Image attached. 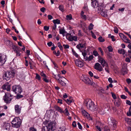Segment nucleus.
<instances>
[{
  "mask_svg": "<svg viewBox=\"0 0 131 131\" xmlns=\"http://www.w3.org/2000/svg\"><path fill=\"white\" fill-rule=\"evenodd\" d=\"M59 32L61 34L63 33H67V32L65 31L64 28L62 29H59Z\"/></svg>",
  "mask_w": 131,
  "mask_h": 131,
  "instance_id": "7c9ffc66",
  "label": "nucleus"
},
{
  "mask_svg": "<svg viewBox=\"0 0 131 131\" xmlns=\"http://www.w3.org/2000/svg\"><path fill=\"white\" fill-rule=\"evenodd\" d=\"M53 22L54 23V24H59L60 23V21L58 19H57L56 20H54L53 21Z\"/></svg>",
  "mask_w": 131,
  "mask_h": 131,
  "instance_id": "bb28decb",
  "label": "nucleus"
},
{
  "mask_svg": "<svg viewBox=\"0 0 131 131\" xmlns=\"http://www.w3.org/2000/svg\"><path fill=\"white\" fill-rule=\"evenodd\" d=\"M91 35H92V37L93 38H94V39H96V37L95 36V35L94 34L93 32L92 31H91Z\"/></svg>",
  "mask_w": 131,
  "mask_h": 131,
  "instance_id": "13d9d810",
  "label": "nucleus"
},
{
  "mask_svg": "<svg viewBox=\"0 0 131 131\" xmlns=\"http://www.w3.org/2000/svg\"><path fill=\"white\" fill-rule=\"evenodd\" d=\"M75 63L77 66L80 68L84 66L83 62L79 59L75 60Z\"/></svg>",
  "mask_w": 131,
  "mask_h": 131,
  "instance_id": "f8f14e48",
  "label": "nucleus"
},
{
  "mask_svg": "<svg viewBox=\"0 0 131 131\" xmlns=\"http://www.w3.org/2000/svg\"><path fill=\"white\" fill-rule=\"evenodd\" d=\"M15 109L16 114H19L20 113L21 109L20 108V106L19 105H15Z\"/></svg>",
  "mask_w": 131,
  "mask_h": 131,
  "instance_id": "ddd939ff",
  "label": "nucleus"
},
{
  "mask_svg": "<svg viewBox=\"0 0 131 131\" xmlns=\"http://www.w3.org/2000/svg\"><path fill=\"white\" fill-rule=\"evenodd\" d=\"M7 57L6 55H3V57H2L0 59V66L3 65L5 64L7 60Z\"/></svg>",
  "mask_w": 131,
  "mask_h": 131,
  "instance_id": "6e6552de",
  "label": "nucleus"
},
{
  "mask_svg": "<svg viewBox=\"0 0 131 131\" xmlns=\"http://www.w3.org/2000/svg\"><path fill=\"white\" fill-rule=\"evenodd\" d=\"M56 108L57 110L60 112V113H62L63 112V110L59 106H56Z\"/></svg>",
  "mask_w": 131,
  "mask_h": 131,
  "instance_id": "393cba45",
  "label": "nucleus"
},
{
  "mask_svg": "<svg viewBox=\"0 0 131 131\" xmlns=\"http://www.w3.org/2000/svg\"><path fill=\"white\" fill-rule=\"evenodd\" d=\"M99 112L101 114H104L105 113V112L104 111V110L102 108L99 109Z\"/></svg>",
  "mask_w": 131,
  "mask_h": 131,
  "instance_id": "c85d7f7f",
  "label": "nucleus"
},
{
  "mask_svg": "<svg viewBox=\"0 0 131 131\" xmlns=\"http://www.w3.org/2000/svg\"><path fill=\"white\" fill-rule=\"evenodd\" d=\"M101 14L104 17L107 16V15L106 13L104 12L103 11H102L101 12Z\"/></svg>",
  "mask_w": 131,
  "mask_h": 131,
  "instance_id": "a18cd8bd",
  "label": "nucleus"
},
{
  "mask_svg": "<svg viewBox=\"0 0 131 131\" xmlns=\"http://www.w3.org/2000/svg\"><path fill=\"white\" fill-rule=\"evenodd\" d=\"M114 103L115 105L118 107L121 104V101L120 99H118L117 100L115 101L114 102Z\"/></svg>",
  "mask_w": 131,
  "mask_h": 131,
  "instance_id": "a211bd4d",
  "label": "nucleus"
},
{
  "mask_svg": "<svg viewBox=\"0 0 131 131\" xmlns=\"http://www.w3.org/2000/svg\"><path fill=\"white\" fill-rule=\"evenodd\" d=\"M63 111V113H64L65 115L67 116H68L70 115L69 113L68 112L67 108H66Z\"/></svg>",
  "mask_w": 131,
  "mask_h": 131,
  "instance_id": "a878e982",
  "label": "nucleus"
},
{
  "mask_svg": "<svg viewBox=\"0 0 131 131\" xmlns=\"http://www.w3.org/2000/svg\"><path fill=\"white\" fill-rule=\"evenodd\" d=\"M108 122L110 124L112 125L114 127H116V121L112 117H109L108 118Z\"/></svg>",
  "mask_w": 131,
  "mask_h": 131,
  "instance_id": "0eeeda50",
  "label": "nucleus"
},
{
  "mask_svg": "<svg viewBox=\"0 0 131 131\" xmlns=\"http://www.w3.org/2000/svg\"><path fill=\"white\" fill-rule=\"evenodd\" d=\"M126 81L128 84H129L131 83V80L129 79H126Z\"/></svg>",
  "mask_w": 131,
  "mask_h": 131,
  "instance_id": "774afa93",
  "label": "nucleus"
},
{
  "mask_svg": "<svg viewBox=\"0 0 131 131\" xmlns=\"http://www.w3.org/2000/svg\"><path fill=\"white\" fill-rule=\"evenodd\" d=\"M47 128L50 130V129L52 130V124L51 123H48L47 125H45Z\"/></svg>",
  "mask_w": 131,
  "mask_h": 131,
  "instance_id": "412c9836",
  "label": "nucleus"
},
{
  "mask_svg": "<svg viewBox=\"0 0 131 131\" xmlns=\"http://www.w3.org/2000/svg\"><path fill=\"white\" fill-rule=\"evenodd\" d=\"M125 42L129 44L131 43V41L128 39V38L124 40V41Z\"/></svg>",
  "mask_w": 131,
  "mask_h": 131,
  "instance_id": "ea45409f",
  "label": "nucleus"
},
{
  "mask_svg": "<svg viewBox=\"0 0 131 131\" xmlns=\"http://www.w3.org/2000/svg\"><path fill=\"white\" fill-rule=\"evenodd\" d=\"M126 103L129 105L131 106V102L129 100H127L126 101Z\"/></svg>",
  "mask_w": 131,
  "mask_h": 131,
  "instance_id": "e2e57ef3",
  "label": "nucleus"
},
{
  "mask_svg": "<svg viewBox=\"0 0 131 131\" xmlns=\"http://www.w3.org/2000/svg\"><path fill=\"white\" fill-rule=\"evenodd\" d=\"M105 71L108 73H110V71L109 70L108 66L107 67H106L105 68Z\"/></svg>",
  "mask_w": 131,
  "mask_h": 131,
  "instance_id": "603ef678",
  "label": "nucleus"
},
{
  "mask_svg": "<svg viewBox=\"0 0 131 131\" xmlns=\"http://www.w3.org/2000/svg\"><path fill=\"white\" fill-rule=\"evenodd\" d=\"M72 125L74 127H75L76 126V122L75 121H74L73 122L72 124Z\"/></svg>",
  "mask_w": 131,
  "mask_h": 131,
  "instance_id": "0e129e2a",
  "label": "nucleus"
},
{
  "mask_svg": "<svg viewBox=\"0 0 131 131\" xmlns=\"http://www.w3.org/2000/svg\"><path fill=\"white\" fill-rule=\"evenodd\" d=\"M53 52V53L57 56H59L60 54V51L59 50L57 51V52L56 51H54Z\"/></svg>",
  "mask_w": 131,
  "mask_h": 131,
  "instance_id": "72a5a7b5",
  "label": "nucleus"
},
{
  "mask_svg": "<svg viewBox=\"0 0 131 131\" xmlns=\"http://www.w3.org/2000/svg\"><path fill=\"white\" fill-rule=\"evenodd\" d=\"M127 115L128 116H131V111H129V112H128L127 113Z\"/></svg>",
  "mask_w": 131,
  "mask_h": 131,
  "instance_id": "338daca9",
  "label": "nucleus"
},
{
  "mask_svg": "<svg viewBox=\"0 0 131 131\" xmlns=\"http://www.w3.org/2000/svg\"><path fill=\"white\" fill-rule=\"evenodd\" d=\"M94 68L95 69L100 71H102L103 69L100 64L98 63L95 64Z\"/></svg>",
  "mask_w": 131,
  "mask_h": 131,
  "instance_id": "1a4fd4ad",
  "label": "nucleus"
},
{
  "mask_svg": "<svg viewBox=\"0 0 131 131\" xmlns=\"http://www.w3.org/2000/svg\"><path fill=\"white\" fill-rule=\"evenodd\" d=\"M52 43L51 41L47 43V44L49 47H51L52 45Z\"/></svg>",
  "mask_w": 131,
  "mask_h": 131,
  "instance_id": "69168bd1",
  "label": "nucleus"
},
{
  "mask_svg": "<svg viewBox=\"0 0 131 131\" xmlns=\"http://www.w3.org/2000/svg\"><path fill=\"white\" fill-rule=\"evenodd\" d=\"M36 76L35 78L36 79H37L38 80H41V77L40 75L38 73H36Z\"/></svg>",
  "mask_w": 131,
  "mask_h": 131,
  "instance_id": "473e14b6",
  "label": "nucleus"
},
{
  "mask_svg": "<svg viewBox=\"0 0 131 131\" xmlns=\"http://www.w3.org/2000/svg\"><path fill=\"white\" fill-rule=\"evenodd\" d=\"M97 92L100 95H101L102 93H104V90L102 88H100L99 90H97Z\"/></svg>",
  "mask_w": 131,
  "mask_h": 131,
  "instance_id": "6ab92c4d",
  "label": "nucleus"
},
{
  "mask_svg": "<svg viewBox=\"0 0 131 131\" xmlns=\"http://www.w3.org/2000/svg\"><path fill=\"white\" fill-rule=\"evenodd\" d=\"M83 81L86 84H91V81L88 77L86 76H84V79Z\"/></svg>",
  "mask_w": 131,
  "mask_h": 131,
  "instance_id": "9b49d317",
  "label": "nucleus"
},
{
  "mask_svg": "<svg viewBox=\"0 0 131 131\" xmlns=\"http://www.w3.org/2000/svg\"><path fill=\"white\" fill-rule=\"evenodd\" d=\"M82 54L84 58L86 60V56L87 55V53H86V51H85L82 52Z\"/></svg>",
  "mask_w": 131,
  "mask_h": 131,
  "instance_id": "cd10ccee",
  "label": "nucleus"
},
{
  "mask_svg": "<svg viewBox=\"0 0 131 131\" xmlns=\"http://www.w3.org/2000/svg\"><path fill=\"white\" fill-rule=\"evenodd\" d=\"M78 125V127L79 129L81 130L82 129V127L80 124L79 122H78L77 123Z\"/></svg>",
  "mask_w": 131,
  "mask_h": 131,
  "instance_id": "09e8293b",
  "label": "nucleus"
},
{
  "mask_svg": "<svg viewBox=\"0 0 131 131\" xmlns=\"http://www.w3.org/2000/svg\"><path fill=\"white\" fill-rule=\"evenodd\" d=\"M9 94H7L5 93L4 96V100L5 102L7 104L10 103L12 99V98L9 97Z\"/></svg>",
  "mask_w": 131,
  "mask_h": 131,
  "instance_id": "423d86ee",
  "label": "nucleus"
},
{
  "mask_svg": "<svg viewBox=\"0 0 131 131\" xmlns=\"http://www.w3.org/2000/svg\"><path fill=\"white\" fill-rule=\"evenodd\" d=\"M21 123V119L18 117L15 118L11 122L12 126L16 128L19 127Z\"/></svg>",
  "mask_w": 131,
  "mask_h": 131,
  "instance_id": "f03ea898",
  "label": "nucleus"
},
{
  "mask_svg": "<svg viewBox=\"0 0 131 131\" xmlns=\"http://www.w3.org/2000/svg\"><path fill=\"white\" fill-rule=\"evenodd\" d=\"M17 94V98L18 99H19L20 98H21L23 97V96L22 95H20V94Z\"/></svg>",
  "mask_w": 131,
  "mask_h": 131,
  "instance_id": "c03bdc74",
  "label": "nucleus"
},
{
  "mask_svg": "<svg viewBox=\"0 0 131 131\" xmlns=\"http://www.w3.org/2000/svg\"><path fill=\"white\" fill-rule=\"evenodd\" d=\"M64 48L65 49H68L69 48V46L68 45H64V44L63 45Z\"/></svg>",
  "mask_w": 131,
  "mask_h": 131,
  "instance_id": "8fccbe9b",
  "label": "nucleus"
},
{
  "mask_svg": "<svg viewBox=\"0 0 131 131\" xmlns=\"http://www.w3.org/2000/svg\"><path fill=\"white\" fill-rule=\"evenodd\" d=\"M93 58V56L92 55L88 57L87 56H86L85 61L87 60H88L89 61H91Z\"/></svg>",
  "mask_w": 131,
  "mask_h": 131,
  "instance_id": "5701e85b",
  "label": "nucleus"
},
{
  "mask_svg": "<svg viewBox=\"0 0 131 131\" xmlns=\"http://www.w3.org/2000/svg\"><path fill=\"white\" fill-rule=\"evenodd\" d=\"M72 51L73 52V54L76 57H77L78 56V54L73 50L72 49Z\"/></svg>",
  "mask_w": 131,
  "mask_h": 131,
  "instance_id": "49530a36",
  "label": "nucleus"
},
{
  "mask_svg": "<svg viewBox=\"0 0 131 131\" xmlns=\"http://www.w3.org/2000/svg\"><path fill=\"white\" fill-rule=\"evenodd\" d=\"M93 25L92 23H91L90 24L89 26V30H91L93 29Z\"/></svg>",
  "mask_w": 131,
  "mask_h": 131,
  "instance_id": "a19ab883",
  "label": "nucleus"
},
{
  "mask_svg": "<svg viewBox=\"0 0 131 131\" xmlns=\"http://www.w3.org/2000/svg\"><path fill=\"white\" fill-rule=\"evenodd\" d=\"M98 61L99 62L101 63V64L102 65L104 64V63L105 62H106L104 59L101 57L100 56H99L98 57Z\"/></svg>",
  "mask_w": 131,
  "mask_h": 131,
  "instance_id": "2eb2a0df",
  "label": "nucleus"
},
{
  "mask_svg": "<svg viewBox=\"0 0 131 131\" xmlns=\"http://www.w3.org/2000/svg\"><path fill=\"white\" fill-rule=\"evenodd\" d=\"M67 19L68 20H71L72 19V15L70 14L66 16Z\"/></svg>",
  "mask_w": 131,
  "mask_h": 131,
  "instance_id": "c756f323",
  "label": "nucleus"
},
{
  "mask_svg": "<svg viewBox=\"0 0 131 131\" xmlns=\"http://www.w3.org/2000/svg\"><path fill=\"white\" fill-rule=\"evenodd\" d=\"M125 61L126 62L129 63L130 62V60L129 58L127 57L125 58Z\"/></svg>",
  "mask_w": 131,
  "mask_h": 131,
  "instance_id": "bf43d9fd",
  "label": "nucleus"
},
{
  "mask_svg": "<svg viewBox=\"0 0 131 131\" xmlns=\"http://www.w3.org/2000/svg\"><path fill=\"white\" fill-rule=\"evenodd\" d=\"M97 7H98L97 9L99 11L101 12L103 11V7L102 6L100 5H99V6Z\"/></svg>",
  "mask_w": 131,
  "mask_h": 131,
  "instance_id": "2f4dec72",
  "label": "nucleus"
},
{
  "mask_svg": "<svg viewBox=\"0 0 131 131\" xmlns=\"http://www.w3.org/2000/svg\"><path fill=\"white\" fill-rule=\"evenodd\" d=\"M29 131H37L36 128L34 127H31L29 129Z\"/></svg>",
  "mask_w": 131,
  "mask_h": 131,
  "instance_id": "4c0bfd02",
  "label": "nucleus"
},
{
  "mask_svg": "<svg viewBox=\"0 0 131 131\" xmlns=\"http://www.w3.org/2000/svg\"><path fill=\"white\" fill-rule=\"evenodd\" d=\"M84 104L88 108L92 111L96 110V106L93 102L91 99H87L84 102Z\"/></svg>",
  "mask_w": 131,
  "mask_h": 131,
  "instance_id": "f257e3e1",
  "label": "nucleus"
},
{
  "mask_svg": "<svg viewBox=\"0 0 131 131\" xmlns=\"http://www.w3.org/2000/svg\"><path fill=\"white\" fill-rule=\"evenodd\" d=\"M121 98L123 99H126L127 97L124 95H122L121 96Z\"/></svg>",
  "mask_w": 131,
  "mask_h": 131,
  "instance_id": "4d7b16f0",
  "label": "nucleus"
},
{
  "mask_svg": "<svg viewBox=\"0 0 131 131\" xmlns=\"http://www.w3.org/2000/svg\"><path fill=\"white\" fill-rule=\"evenodd\" d=\"M13 48L14 51L16 52L17 51L16 46L14 45L13 46Z\"/></svg>",
  "mask_w": 131,
  "mask_h": 131,
  "instance_id": "3c124183",
  "label": "nucleus"
},
{
  "mask_svg": "<svg viewBox=\"0 0 131 131\" xmlns=\"http://www.w3.org/2000/svg\"><path fill=\"white\" fill-rule=\"evenodd\" d=\"M118 52L120 54H124L125 53V50L122 49H119L118 50Z\"/></svg>",
  "mask_w": 131,
  "mask_h": 131,
  "instance_id": "aec40b11",
  "label": "nucleus"
},
{
  "mask_svg": "<svg viewBox=\"0 0 131 131\" xmlns=\"http://www.w3.org/2000/svg\"><path fill=\"white\" fill-rule=\"evenodd\" d=\"M44 28L45 30L46 31H48L49 28V26H44Z\"/></svg>",
  "mask_w": 131,
  "mask_h": 131,
  "instance_id": "864d4df0",
  "label": "nucleus"
},
{
  "mask_svg": "<svg viewBox=\"0 0 131 131\" xmlns=\"http://www.w3.org/2000/svg\"><path fill=\"white\" fill-rule=\"evenodd\" d=\"M4 127L5 128V129L8 130L10 129V125L9 123H5L4 124Z\"/></svg>",
  "mask_w": 131,
  "mask_h": 131,
  "instance_id": "dca6fc26",
  "label": "nucleus"
},
{
  "mask_svg": "<svg viewBox=\"0 0 131 131\" xmlns=\"http://www.w3.org/2000/svg\"><path fill=\"white\" fill-rule=\"evenodd\" d=\"M107 48L109 52H112L113 51V49L112 48L111 46H108L107 47Z\"/></svg>",
  "mask_w": 131,
  "mask_h": 131,
  "instance_id": "c9c22d12",
  "label": "nucleus"
},
{
  "mask_svg": "<svg viewBox=\"0 0 131 131\" xmlns=\"http://www.w3.org/2000/svg\"><path fill=\"white\" fill-rule=\"evenodd\" d=\"M98 39L99 41L100 42H103L105 41L104 39L101 36Z\"/></svg>",
  "mask_w": 131,
  "mask_h": 131,
  "instance_id": "e433bc0d",
  "label": "nucleus"
},
{
  "mask_svg": "<svg viewBox=\"0 0 131 131\" xmlns=\"http://www.w3.org/2000/svg\"><path fill=\"white\" fill-rule=\"evenodd\" d=\"M58 47H59L60 49L61 50H62L63 47L62 46H61L60 43V42H58Z\"/></svg>",
  "mask_w": 131,
  "mask_h": 131,
  "instance_id": "37998d69",
  "label": "nucleus"
},
{
  "mask_svg": "<svg viewBox=\"0 0 131 131\" xmlns=\"http://www.w3.org/2000/svg\"><path fill=\"white\" fill-rule=\"evenodd\" d=\"M102 66L103 67H107L108 66L107 63L106 62L105 63H104V64H103V65H102Z\"/></svg>",
  "mask_w": 131,
  "mask_h": 131,
  "instance_id": "5fc2aeb1",
  "label": "nucleus"
},
{
  "mask_svg": "<svg viewBox=\"0 0 131 131\" xmlns=\"http://www.w3.org/2000/svg\"><path fill=\"white\" fill-rule=\"evenodd\" d=\"M72 99V97H71L69 99H68L67 100H64L67 104H69L72 102V100H71Z\"/></svg>",
  "mask_w": 131,
  "mask_h": 131,
  "instance_id": "4be33fe9",
  "label": "nucleus"
},
{
  "mask_svg": "<svg viewBox=\"0 0 131 131\" xmlns=\"http://www.w3.org/2000/svg\"><path fill=\"white\" fill-rule=\"evenodd\" d=\"M99 50H100V51L101 52V53L102 55H103V52L102 48L101 47H99Z\"/></svg>",
  "mask_w": 131,
  "mask_h": 131,
  "instance_id": "052dcab7",
  "label": "nucleus"
},
{
  "mask_svg": "<svg viewBox=\"0 0 131 131\" xmlns=\"http://www.w3.org/2000/svg\"><path fill=\"white\" fill-rule=\"evenodd\" d=\"M46 10V8L44 7H42L40 8V10L42 12L44 13L45 12Z\"/></svg>",
  "mask_w": 131,
  "mask_h": 131,
  "instance_id": "6e6d98bb",
  "label": "nucleus"
},
{
  "mask_svg": "<svg viewBox=\"0 0 131 131\" xmlns=\"http://www.w3.org/2000/svg\"><path fill=\"white\" fill-rule=\"evenodd\" d=\"M91 6L94 8H97L99 6V4L97 1L96 0H91Z\"/></svg>",
  "mask_w": 131,
  "mask_h": 131,
  "instance_id": "9d476101",
  "label": "nucleus"
},
{
  "mask_svg": "<svg viewBox=\"0 0 131 131\" xmlns=\"http://www.w3.org/2000/svg\"><path fill=\"white\" fill-rule=\"evenodd\" d=\"M60 82V83L63 85V86H65L66 85V83H65L64 82L62 81L61 80V82L60 81H59Z\"/></svg>",
  "mask_w": 131,
  "mask_h": 131,
  "instance_id": "680f3d73",
  "label": "nucleus"
},
{
  "mask_svg": "<svg viewBox=\"0 0 131 131\" xmlns=\"http://www.w3.org/2000/svg\"><path fill=\"white\" fill-rule=\"evenodd\" d=\"M93 54L95 56H100L99 55L98 53V52L95 51H94L93 52Z\"/></svg>",
  "mask_w": 131,
  "mask_h": 131,
  "instance_id": "58836bf2",
  "label": "nucleus"
},
{
  "mask_svg": "<svg viewBox=\"0 0 131 131\" xmlns=\"http://www.w3.org/2000/svg\"><path fill=\"white\" fill-rule=\"evenodd\" d=\"M122 73L123 75L127 73V69L126 66H123L122 69Z\"/></svg>",
  "mask_w": 131,
  "mask_h": 131,
  "instance_id": "4468645a",
  "label": "nucleus"
},
{
  "mask_svg": "<svg viewBox=\"0 0 131 131\" xmlns=\"http://www.w3.org/2000/svg\"><path fill=\"white\" fill-rule=\"evenodd\" d=\"M15 74V73L14 71H7L4 73L3 75L4 79L8 80L10 79V78L13 77Z\"/></svg>",
  "mask_w": 131,
  "mask_h": 131,
  "instance_id": "20e7f679",
  "label": "nucleus"
},
{
  "mask_svg": "<svg viewBox=\"0 0 131 131\" xmlns=\"http://www.w3.org/2000/svg\"><path fill=\"white\" fill-rule=\"evenodd\" d=\"M59 8L60 10L62 12H63L64 11V7L63 5H60L59 7Z\"/></svg>",
  "mask_w": 131,
  "mask_h": 131,
  "instance_id": "b1692460",
  "label": "nucleus"
},
{
  "mask_svg": "<svg viewBox=\"0 0 131 131\" xmlns=\"http://www.w3.org/2000/svg\"><path fill=\"white\" fill-rule=\"evenodd\" d=\"M8 87V85L6 84H4L3 86V89L4 90H6Z\"/></svg>",
  "mask_w": 131,
  "mask_h": 131,
  "instance_id": "de8ad7c7",
  "label": "nucleus"
},
{
  "mask_svg": "<svg viewBox=\"0 0 131 131\" xmlns=\"http://www.w3.org/2000/svg\"><path fill=\"white\" fill-rule=\"evenodd\" d=\"M111 93L112 94V97H113V99H116V98H117L116 97V96L115 94H114V93H113L112 92H111Z\"/></svg>",
  "mask_w": 131,
  "mask_h": 131,
  "instance_id": "79ce46f5",
  "label": "nucleus"
},
{
  "mask_svg": "<svg viewBox=\"0 0 131 131\" xmlns=\"http://www.w3.org/2000/svg\"><path fill=\"white\" fill-rule=\"evenodd\" d=\"M65 129L66 128L64 127H60L59 128L58 131H64Z\"/></svg>",
  "mask_w": 131,
  "mask_h": 131,
  "instance_id": "f704fd0d",
  "label": "nucleus"
},
{
  "mask_svg": "<svg viewBox=\"0 0 131 131\" xmlns=\"http://www.w3.org/2000/svg\"><path fill=\"white\" fill-rule=\"evenodd\" d=\"M82 114L85 117L87 118H88L90 116V114L85 110L82 111Z\"/></svg>",
  "mask_w": 131,
  "mask_h": 131,
  "instance_id": "f3484780",
  "label": "nucleus"
},
{
  "mask_svg": "<svg viewBox=\"0 0 131 131\" xmlns=\"http://www.w3.org/2000/svg\"><path fill=\"white\" fill-rule=\"evenodd\" d=\"M66 36L67 39L69 41H76L77 40V37L76 36H72L71 34L67 33Z\"/></svg>",
  "mask_w": 131,
  "mask_h": 131,
  "instance_id": "39448f33",
  "label": "nucleus"
},
{
  "mask_svg": "<svg viewBox=\"0 0 131 131\" xmlns=\"http://www.w3.org/2000/svg\"><path fill=\"white\" fill-rule=\"evenodd\" d=\"M12 91L16 94H20L23 91V89L19 85H15L12 87Z\"/></svg>",
  "mask_w": 131,
  "mask_h": 131,
  "instance_id": "7ed1b4c3",
  "label": "nucleus"
}]
</instances>
